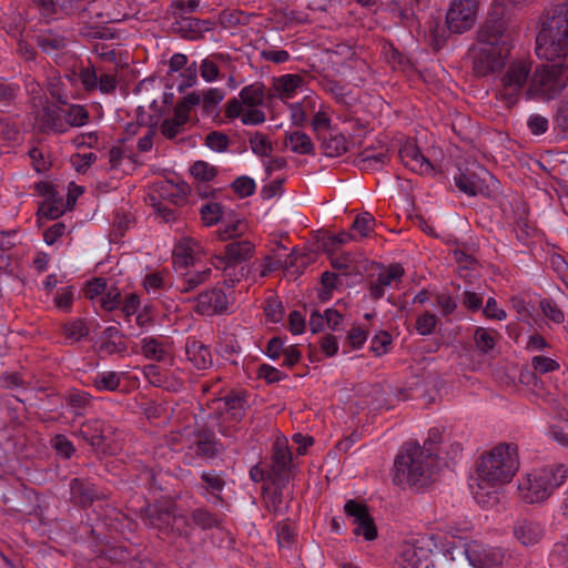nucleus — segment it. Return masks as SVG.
I'll return each instance as SVG.
<instances>
[{"mask_svg":"<svg viewBox=\"0 0 568 568\" xmlns=\"http://www.w3.org/2000/svg\"><path fill=\"white\" fill-rule=\"evenodd\" d=\"M153 321V313L152 308L149 305L142 306L132 317V322L135 323L139 332L138 334L142 333L143 331L148 329Z\"/></svg>","mask_w":568,"mask_h":568,"instance_id":"nucleus-52","label":"nucleus"},{"mask_svg":"<svg viewBox=\"0 0 568 568\" xmlns=\"http://www.w3.org/2000/svg\"><path fill=\"white\" fill-rule=\"evenodd\" d=\"M200 73L204 81L213 82L219 78V68L210 59H204L200 67Z\"/></svg>","mask_w":568,"mask_h":568,"instance_id":"nucleus-64","label":"nucleus"},{"mask_svg":"<svg viewBox=\"0 0 568 568\" xmlns=\"http://www.w3.org/2000/svg\"><path fill=\"white\" fill-rule=\"evenodd\" d=\"M409 443L403 446L394 463L393 480L399 486H426L433 477L436 456L429 448Z\"/></svg>","mask_w":568,"mask_h":568,"instance_id":"nucleus-5","label":"nucleus"},{"mask_svg":"<svg viewBox=\"0 0 568 568\" xmlns=\"http://www.w3.org/2000/svg\"><path fill=\"white\" fill-rule=\"evenodd\" d=\"M437 326V317L430 312H425L416 321V331L420 335H430Z\"/></svg>","mask_w":568,"mask_h":568,"instance_id":"nucleus-49","label":"nucleus"},{"mask_svg":"<svg viewBox=\"0 0 568 568\" xmlns=\"http://www.w3.org/2000/svg\"><path fill=\"white\" fill-rule=\"evenodd\" d=\"M211 268L204 267L203 270H185V272L181 271V275L183 276V285L182 291L189 292L199 286L200 284L206 282L211 276Z\"/></svg>","mask_w":568,"mask_h":568,"instance_id":"nucleus-29","label":"nucleus"},{"mask_svg":"<svg viewBox=\"0 0 568 568\" xmlns=\"http://www.w3.org/2000/svg\"><path fill=\"white\" fill-rule=\"evenodd\" d=\"M402 163L417 174H430L434 171L432 163L420 153L413 141H407L399 150Z\"/></svg>","mask_w":568,"mask_h":568,"instance_id":"nucleus-18","label":"nucleus"},{"mask_svg":"<svg viewBox=\"0 0 568 568\" xmlns=\"http://www.w3.org/2000/svg\"><path fill=\"white\" fill-rule=\"evenodd\" d=\"M404 275V268L399 264H392L379 273L378 280L371 286L374 297L381 298L384 295L385 287H397Z\"/></svg>","mask_w":568,"mask_h":568,"instance_id":"nucleus-21","label":"nucleus"},{"mask_svg":"<svg viewBox=\"0 0 568 568\" xmlns=\"http://www.w3.org/2000/svg\"><path fill=\"white\" fill-rule=\"evenodd\" d=\"M74 298V291L71 286L61 287L54 296V305L60 310H69Z\"/></svg>","mask_w":568,"mask_h":568,"instance_id":"nucleus-59","label":"nucleus"},{"mask_svg":"<svg viewBox=\"0 0 568 568\" xmlns=\"http://www.w3.org/2000/svg\"><path fill=\"white\" fill-rule=\"evenodd\" d=\"M142 307L140 297L136 294H129L122 305V313L129 324H132L133 315Z\"/></svg>","mask_w":568,"mask_h":568,"instance_id":"nucleus-57","label":"nucleus"},{"mask_svg":"<svg viewBox=\"0 0 568 568\" xmlns=\"http://www.w3.org/2000/svg\"><path fill=\"white\" fill-rule=\"evenodd\" d=\"M286 146L297 154H310L314 145L312 140L303 132H292L286 136Z\"/></svg>","mask_w":568,"mask_h":568,"instance_id":"nucleus-27","label":"nucleus"},{"mask_svg":"<svg viewBox=\"0 0 568 568\" xmlns=\"http://www.w3.org/2000/svg\"><path fill=\"white\" fill-rule=\"evenodd\" d=\"M254 245L248 241L233 242L226 245L224 255L214 256L212 264L215 268L229 270L230 267L250 258Z\"/></svg>","mask_w":568,"mask_h":568,"instance_id":"nucleus-15","label":"nucleus"},{"mask_svg":"<svg viewBox=\"0 0 568 568\" xmlns=\"http://www.w3.org/2000/svg\"><path fill=\"white\" fill-rule=\"evenodd\" d=\"M187 354L194 365L200 369H204L212 364L211 353L209 348L203 345L193 344L187 348Z\"/></svg>","mask_w":568,"mask_h":568,"instance_id":"nucleus-36","label":"nucleus"},{"mask_svg":"<svg viewBox=\"0 0 568 568\" xmlns=\"http://www.w3.org/2000/svg\"><path fill=\"white\" fill-rule=\"evenodd\" d=\"M197 72L199 68L196 62L190 63L185 69L180 71L170 80L180 91H183L187 88L194 85L197 81Z\"/></svg>","mask_w":568,"mask_h":568,"instance_id":"nucleus-30","label":"nucleus"},{"mask_svg":"<svg viewBox=\"0 0 568 568\" xmlns=\"http://www.w3.org/2000/svg\"><path fill=\"white\" fill-rule=\"evenodd\" d=\"M36 126L42 132L63 133L68 130L64 113L54 108H45L36 119Z\"/></svg>","mask_w":568,"mask_h":568,"instance_id":"nucleus-20","label":"nucleus"},{"mask_svg":"<svg viewBox=\"0 0 568 568\" xmlns=\"http://www.w3.org/2000/svg\"><path fill=\"white\" fill-rule=\"evenodd\" d=\"M540 310L542 314L555 324H562L565 322V314L555 302L542 300L540 302Z\"/></svg>","mask_w":568,"mask_h":568,"instance_id":"nucleus-45","label":"nucleus"},{"mask_svg":"<svg viewBox=\"0 0 568 568\" xmlns=\"http://www.w3.org/2000/svg\"><path fill=\"white\" fill-rule=\"evenodd\" d=\"M530 72V63L528 61H517L509 65L503 78V90L500 94L513 103L517 94L521 91L527 82Z\"/></svg>","mask_w":568,"mask_h":568,"instance_id":"nucleus-11","label":"nucleus"},{"mask_svg":"<svg viewBox=\"0 0 568 568\" xmlns=\"http://www.w3.org/2000/svg\"><path fill=\"white\" fill-rule=\"evenodd\" d=\"M531 366L536 373L546 374L559 369L557 361L546 356H534Z\"/></svg>","mask_w":568,"mask_h":568,"instance_id":"nucleus-53","label":"nucleus"},{"mask_svg":"<svg viewBox=\"0 0 568 568\" xmlns=\"http://www.w3.org/2000/svg\"><path fill=\"white\" fill-rule=\"evenodd\" d=\"M312 128L314 131H325L329 128L331 118L327 109L317 100V106L313 112Z\"/></svg>","mask_w":568,"mask_h":568,"instance_id":"nucleus-42","label":"nucleus"},{"mask_svg":"<svg viewBox=\"0 0 568 568\" xmlns=\"http://www.w3.org/2000/svg\"><path fill=\"white\" fill-rule=\"evenodd\" d=\"M375 226V219L373 215H356L353 222L352 230L354 235L361 237L367 236Z\"/></svg>","mask_w":568,"mask_h":568,"instance_id":"nucleus-46","label":"nucleus"},{"mask_svg":"<svg viewBox=\"0 0 568 568\" xmlns=\"http://www.w3.org/2000/svg\"><path fill=\"white\" fill-rule=\"evenodd\" d=\"M515 539L524 547L537 545L545 536V527L538 520L519 518L513 527Z\"/></svg>","mask_w":568,"mask_h":568,"instance_id":"nucleus-16","label":"nucleus"},{"mask_svg":"<svg viewBox=\"0 0 568 568\" xmlns=\"http://www.w3.org/2000/svg\"><path fill=\"white\" fill-rule=\"evenodd\" d=\"M529 1L495 0L490 17L480 29L473 48L474 70L478 75L490 74L504 67L511 45V36L506 30L504 17Z\"/></svg>","mask_w":568,"mask_h":568,"instance_id":"nucleus-1","label":"nucleus"},{"mask_svg":"<svg viewBox=\"0 0 568 568\" xmlns=\"http://www.w3.org/2000/svg\"><path fill=\"white\" fill-rule=\"evenodd\" d=\"M323 150L327 156L335 158L348 150V142L341 133H331L323 139Z\"/></svg>","mask_w":568,"mask_h":568,"instance_id":"nucleus-25","label":"nucleus"},{"mask_svg":"<svg viewBox=\"0 0 568 568\" xmlns=\"http://www.w3.org/2000/svg\"><path fill=\"white\" fill-rule=\"evenodd\" d=\"M478 0H454L446 14V23L452 32L469 30L477 17Z\"/></svg>","mask_w":568,"mask_h":568,"instance_id":"nucleus-8","label":"nucleus"},{"mask_svg":"<svg viewBox=\"0 0 568 568\" xmlns=\"http://www.w3.org/2000/svg\"><path fill=\"white\" fill-rule=\"evenodd\" d=\"M273 460L278 471H283L288 468L292 460V454L285 437H280L275 440Z\"/></svg>","mask_w":568,"mask_h":568,"instance_id":"nucleus-26","label":"nucleus"},{"mask_svg":"<svg viewBox=\"0 0 568 568\" xmlns=\"http://www.w3.org/2000/svg\"><path fill=\"white\" fill-rule=\"evenodd\" d=\"M256 184L248 176H240L232 183L233 191L241 197L248 196L254 193Z\"/></svg>","mask_w":568,"mask_h":568,"instance_id":"nucleus-54","label":"nucleus"},{"mask_svg":"<svg viewBox=\"0 0 568 568\" xmlns=\"http://www.w3.org/2000/svg\"><path fill=\"white\" fill-rule=\"evenodd\" d=\"M274 89L281 100H291L305 91V83L298 74H284L275 80Z\"/></svg>","mask_w":568,"mask_h":568,"instance_id":"nucleus-19","label":"nucleus"},{"mask_svg":"<svg viewBox=\"0 0 568 568\" xmlns=\"http://www.w3.org/2000/svg\"><path fill=\"white\" fill-rule=\"evenodd\" d=\"M203 99L199 93L192 92L184 97V99L176 105L178 109V118L182 121L189 120V113L192 106L201 103Z\"/></svg>","mask_w":568,"mask_h":568,"instance_id":"nucleus-50","label":"nucleus"},{"mask_svg":"<svg viewBox=\"0 0 568 568\" xmlns=\"http://www.w3.org/2000/svg\"><path fill=\"white\" fill-rule=\"evenodd\" d=\"M202 255H205V252L199 242L183 237L174 246L173 263L178 271L186 270L190 266H195Z\"/></svg>","mask_w":568,"mask_h":568,"instance_id":"nucleus-12","label":"nucleus"},{"mask_svg":"<svg viewBox=\"0 0 568 568\" xmlns=\"http://www.w3.org/2000/svg\"><path fill=\"white\" fill-rule=\"evenodd\" d=\"M205 144L212 151L223 152L229 146V139L225 134L214 131L207 134Z\"/></svg>","mask_w":568,"mask_h":568,"instance_id":"nucleus-58","label":"nucleus"},{"mask_svg":"<svg viewBox=\"0 0 568 568\" xmlns=\"http://www.w3.org/2000/svg\"><path fill=\"white\" fill-rule=\"evenodd\" d=\"M229 304V296L222 290L213 288L199 295L194 311L211 316L227 311Z\"/></svg>","mask_w":568,"mask_h":568,"instance_id":"nucleus-17","label":"nucleus"},{"mask_svg":"<svg viewBox=\"0 0 568 568\" xmlns=\"http://www.w3.org/2000/svg\"><path fill=\"white\" fill-rule=\"evenodd\" d=\"M536 70L531 79L528 94L532 98L548 101L556 98L568 82V65L550 60Z\"/></svg>","mask_w":568,"mask_h":568,"instance_id":"nucleus-6","label":"nucleus"},{"mask_svg":"<svg viewBox=\"0 0 568 568\" xmlns=\"http://www.w3.org/2000/svg\"><path fill=\"white\" fill-rule=\"evenodd\" d=\"M568 478V468L562 464L538 466L527 469L517 479V494L527 505L546 503Z\"/></svg>","mask_w":568,"mask_h":568,"instance_id":"nucleus-4","label":"nucleus"},{"mask_svg":"<svg viewBox=\"0 0 568 568\" xmlns=\"http://www.w3.org/2000/svg\"><path fill=\"white\" fill-rule=\"evenodd\" d=\"M240 99L246 108H257L264 101L263 87L260 83H254L243 88Z\"/></svg>","mask_w":568,"mask_h":568,"instance_id":"nucleus-32","label":"nucleus"},{"mask_svg":"<svg viewBox=\"0 0 568 568\" xmlns=\"http://www.w3.org/2000/svg\"><path fill=\"white\" fill-rule=\"evenodd\" d=\"M367 337L368 328L365 325L356 324L348 331L346 342L353 349H359L367 341Z\"/></svg>","mask_w":568,"mask_h":568,"instance_id":"nucleus-37","label":"nucleus"},{"mask_svg":"<svg viewBox=\"0 0 568 568\" xmlns=\"http://www.w3.org/2000/svg\"><path fill=\"white\" fill-rule=\"evenodd\" d=\"M483 312H484V315L490 320L504 321L507 317L505 310L499 308L496 300L493 297H489L487 300Z\"/></svg>","mask_w":568,"mask_h":568,"instance_id":"nucleus-62","label":"nucleus"},{"mask_svg":"<svg viewBox=\"0 0 568 568\" xmlns=\"http://www.w3.org/2000/svg\"><path fill=\"white\" fill-rule=\"evenodd\" d=\"M550 437L564 447H568V419L552 424L549 429Z\"/></svg>","mask_w":568,"mask_h":568,"instance_id":"nucleus-55","label":"nucleus"},{"mask_svg":"<svg viewBox=\"0 0 568 568\" xmlns=\"http://www.w3.org/2000/svg\"><path fill=\"white\" fill-rule=\"evenodd\" d=\"M145 378L154 386L168 387L165 384V377L158 365L150 364L143 368Z\"/></svg>","mask_w":568,"mask_h":568,"instance_id":"nucleus-61","label":"nucleus"},{"mask_svg":"<svg viewBox=\"0 0 568 568\" xmlns=\"http://www.w3.org/2000/svg\"><path fill=\"white\" fill-rule=\"evenodd\" d=\"M199 452L207 457H212L217 454L219 448L213 434H203L197 440Z\"/></svg>","mask_w":568,"mask_h":568,"instance_id":"nucleus-56","label":"nucleus"},{"mask_svg":"<svg viewBox=\"0 0 568 568\" xmlns=\"http://www.w3.org/2000/svg\"><path fill=\"white\" fill-rule=\"evenodd\" d=\"M67 232V226L62 222H57L48 230H45L43 234V240L48 245H52L57 242L58 239L63 236Z\"/></svg>","mask_w":568,"mask_h":568,"instance_id":"nucleus-63","label":"nucleus"},{"mask_svg":"<svg viewBox=\"0 0 568 568\" xmlns=\"http://www.w3.org/2000/svg\"><path fill=\"white\" fill-rule=\"evenodd\" d=\"M67 126H82L88 122V111L81 105H71L64 111Z\"/></svg>","mask_w":568,"mask_h":568,"instance_id":"nucleus-38","label":"nucleus"},{"mask_svg":"<svg viewBox=\"0 0 568 568\" xmlns=\"http://www.w3.org/2000/svg\"><path fill=\"white\" fill-rule=\"evenodd\" d=\"M223 403H224V409H225L223 423L231 422V420L239 422L245 415L246 403L243 398H241L239 396L226 397L223 399Z\"/></svg>","mask_w":568,"mask_h":568,"instance_id":"nucleus-28","label":"nucleus"},{"mask_svg":"<svg viewBox=\"0 0 568 568\" xmlns=\"http://www.w3.org/2000/svg\"><path fill=\"white\" fill-rule=\"evenodd\" d=\"M349 239L348 234H325L321 240V247L329 254L331 264L336 270L348 268L355 262V255L351 253L338 254L341 245Z\"/></svg>","mask_w":568,"mask_h":568,"instance_id":"nucleus-13","label":"nucleus"},{"mask_svg":"<svg viewBox=\"0 0 568 568\" xmlns=\"http://www.w3.org/2000/svg\"><path fill=\"white\" fill-rule=\"evenodd\" d=\"M457 189L467 195L487 194L497 189V181L484 168L460 172L454 178Z\"/></svg>","mask_w":568,"mask_h":568,"instance_id":"nucleus-7","label":"nucleus"},{"mask_svg":"<svg viewBox=\"0 0 568 568\" xmlns=\"http://www.w3.org/2000/svg\"><path fill=\"white\" fill-rule=\"evenodd\" d=\"M105 311H113L121 304V292L115 286H106V291L102 294L98 302Z\"/></svg>","mask_w":568,"mask_h":568,"instance_id":"nucleus-43","label":"nucleus"},{"mask_svg":"<svg viewBox=\"0 0 568 568\" xmlns=\"http://www.w3.org/2000/svg\"><path fill=\"white\" fill-rule=\"evenodd\" d=\"M344 508L356 525L354 534L358 536L362 535L366 540H374L377 536V530L366 506L354 500H348Z\"/></svg>","mask_w":568,"mask_h":568,"instance_id":"nucleus-14","label":"nucleus"},{"mask_svg":"<svg viewBox=\"0 0 568 568\" xmlns=\"http://www.w3.org/2000/svg\"><path fill=\"white\" fill-rule=\"evenodd\" d=\"M124 374L119 372H99L91 378L92 386L98 392H115L119 389Z\"/></svg>","mask_w":568,"mask_h":568,"instance_id":"nucleus-23","label":"nucleus"},{"mask_svg":"<svg viewBox=\"0 0 568 568\" xmlns=\"http://www.w3.org/2000/svg\"><path fill=\"white\" fill-rule=\"evenodd\" d=\"M79 435L91 445H99L103 437V422L100 419L89 420L82 425Z\"/></svg>","mask_w":568,"mask_h":568,"instance_id":"nucleus-33","label":"nucleus"},{"mask_svg":"<svg viewBox=\"0 0 568 568\" xmlns=\"http://www.w3.org/2000/svg\"><path fill=\"white\" fill-rule=\"evenodd\" d=\"M536 53L545 60H559L568 55V2L546 9L536 39Z\"/></svg>","mask_w":568,"mask_h":568,"instance_id":"nucleus-3","label":"nucleus"},{"mask_svg":"<svg viewBox=\"0 0 568 568\" xmlns=\"http://www.w3.org/2000/svg\"><path fill=\"white\" fill-rule=\"evenodd\" d=\"M430 537L422 536L406 541L402 551V565L404 568H432Z\"/></svg>","mask_w":568,"mask_h":568,"instance_id":"nucleus-9","label":"nucleus"},{"mask_svg":"<svg viewBox=\"0 0 568 568\" xmlns=\"http://www.w3.org/2000/svg\"><path fill=\"white\" fill-rule=\"evenodd\" d=\"M520 467L518 447L501 443L483 454L476 464L473 495L478 504L496 499V494L509 484Z\"/></svg>","mask_w":568,"mask_h":568,"instance_id":"nucleus-2","label":"nucleus"},{"mask_svg":"<svg viewBox=\"0 0 568 568\" xmlns=\"http://www.w3.org/2000/svg\"><path fill=\"white\" fill-rule=\"evenodd\" d=\"M317 106V97L315 94H306L300 102L290 104L291 121L296 126H303L308 115L315 112Z\"/></svg>","mask_w":568,"mask_h":568,"instance_id":"nucleus-22","label":"nucleus"},{"mask_svg":"<svg viewBox=\"0 0 568 568\" xmlns=\"http://www.w3.org/2000/svg\"><path fill=\"white\" fill-rule=\"evenodd\" d=\"M252 151L260 156H267L272 151V144L262 133H254L250 136Z\"/></svg>","mask_w":568,"mask_h":568,"instance_id":"nucleus-47","label":"nucleus"},{"mask_svg":"<svg viewBox=\"0 0 568 568\" xmlns=\"http://www.w3.org/2000/svg\"><path fill=\"white\" fill-rule=\"evenodd\" d=\"M108 283L104 278L97 277L88 282L84 288V295L93 303H98L102 294L106 291Z\"/></svg>","mask_w":568,"mask_h":568,"instance_id":"nucleus-44","label":"nucleus"},{"mask_svg":"<svg viewBox=\"0 0 568 568\" xmlns=\"http://www.w3.org/2000/svg\"><path fill=\"white\" fill-rule=\"evenodd\" d=\"M229 220H222L216 231L217 237L221 241H227L230 239L242 235L246 231V223L236 217L235 215H229Z\"/></svg>","mask_w":568,"mask_h":568,"instance_id":"nucleus-24","label":"nucleus"},{"mask_svg":"<svg viewBox=\"0 0 568 568\" xmlns=\"http://www.w3.org/2000/svg\"><path fill=\"white\" fill-rule=\"evenodd\" d=\"M277 544L281 548H290L295 539L292 525L287 521H281L275 527Z\"/></svg>","mask_w":568,"mask_h":568,"instance_id":"nucleus-40","label":"nucleus"},{"mask_svg":"<svg viewBox=\"0 0 568 568\" xmlns=\"http://www.w3.org/2000/svg\"><path fill=\"white\" fill-rule=\"evenodd\" d=\"M168 272L148 273L142 281V285L146 293L158 294L160 291L165 288L168 284Z\"/></svg>","mask_w":568,"mask_h":568,"instance_id":"nucleus-34","label":"nucleus"},{"mask_svg":"<svg viewBox=\"0 0 568 568\" xmlns=\"http://www.w3.org/2000/svg\"><path fill=\"white\" fill-rule=\"evenodd\" d=\"M465 555L474 568H501L504 561L501 549L487 547L477 541L466 545Z\"/></svg>","mask_w":568,"mask_h":568,"instance_id":"nucleus-10","label":"nucleus"},{"mask_svg":"<svg viewBox=\"0 0 568 568\" xmlns=\"http://www.w3.org/2000/svg\"><path fill=\"white\" fill-rule=\"evenodd\" d=\"M475 344L478 349L486 353L495 346V334L484 327H478L474 334Z\"/></svg>","mask_w":568,"mask_h":568,"instance_id":"nucleus-41","label":"nucleus"},{"mask_svg":"<svg viewBox=\"0 0 568 568\" xmlns=\"http://www.w3.org/2000/svg\"><path fill=\"white\" fill-rule=\"evenodd\" d=\"M187 121H182L178 118V109L175 108L173 118L168 119L162 123V134L169 139H173L182 131L183 125Z\"/></svg>","mask_w":568,"mask_h":568,"instance_id":"nucleus-51","label":"nucleus"},{"mask_svg":"<svg viewBox=\"0 0 568 568\" xmlns=\"http://www.w3.org/2000/svg\"><path fill=\"white\" fill-rule=\"evenodd\" d=\"M142 353L150 359L161 361L166 355L165 347L153 338H144L142 341Z\"/></svg>","mask_w":568,"mask_h":568,"instance_id":"nucleus-39","label":"nucleus"},{"mask_svg":"<svg viewBox=\"0 0 568 568\" xmlns=\"http://www.w3.org/2000/svg\"><path fill=\"white\" fill-rule=\"evenodd\" d=\"M91 396L85 392L72 393L69 397V404L75 415H82L85 407L90 404Z\"/></svg>","mask_w":568,"mask_h":568,"instance_id":"nucleus-60","label":"nucleus"},{"mask_svg":"<svg viewBox=\"0 0 568 568\" xmlns=\"http://www.w3.org/2000/svg\"><path fill=\"white\" fill-rule=\"evenodd\" d=\"M392 346V336L386 331L378 332L372 339L371 349L381 356L386 354Z\"/></svg>","mask_w":568,"mask_h":568,"instance_id":"nucleus-48","label":"nucleus"},{"mask_svg":"<svg viewBox=\"0 0 568 568\" xmlns=\"http://www.w3.org/2000/svg\"><path fill=\"white\" fill-rule=\"evenodd\" d=\"M190 174L197 183H206L215 179L217 169L205 161H196L190 166Z\"/></svg>","mask_w":568,"mask_h":568,"instance_id":"nucleus-31","label":"nucleus"},{"mask_svg":"<svg viewBox=\"0 0 568 568\" xmlns=\"http://www.w3.org/2000/svg\"><path fill=\"white\" fill-rule=\"evenodd\" d=\"M552 568H568V538L555 544L550 554Z\"/></svg>","mask_w":568,"mask_h":568,"instance_id":"nucleus-35","label":"nucleus"}]
</instances>
